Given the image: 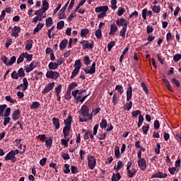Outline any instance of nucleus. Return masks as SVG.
Here are the masks:
<instances>
[{
    "label": "nucleus",
    "instance_id": "obj_1",
    "mask_svg": "<svg viewBox=\"0 0 181 181\" xmlns=\"http://www.w3.org/2000/svg\"><path fill=\"white\" fill-rule=\"evenodd\" d=\"M80 116L79 117V121L81 122H87V119L86 117H88L89 120L93 119V115L90 114V109L88 108V106L83 105L80 111H79Z\"/></svg>",
    "mask_w": 181,
    "mask_h": 181
},
{
    "label": "nucleus",
    "instance_id": "obj_2",
    "mask_svg": "<svg viewBox=\"0 0 181 181\" xmlns=\"http://www.w3.org/2000/svg\"><path fill=\"white\" fill-rule=\"evenodd\" d=\"M108 11V6H102L96 7L95 11L96 13H99L98 15V18H104V16H107V11Z\"/></svg>",
    "mask_w": 181,
    "mask_h": 181
},
{
    "label": "nucleus",
    "instance_id": "obj_3",
    "mask_svg": "<svg viewBox=\"0 0 181 181\" xmlns=\"http://www.w3.org/2000/svg\"><path fill=\"white\" fill-rule=\"evenodd\" d=\"M87 160L89 169H90V170H93L94 168H95L97 165V159H95V157L88 155L87 156Z\"/></svg>",
    "mask_w": 181,
    "mask_h": 181
},
{
    "label": "nucleus",
    "instance_id": "obj_4",
    "mask_svg": "<svg viewBox=\"0 0 181 181\" xmlns=\"http://www.w3.org/2000/svg\"><path fill=\"white\" fill-rule=\"evenodd\" d=\"M46 77L47 78H53L54 80H57V78L60 77V74L57 71L49 70L47 71Z\"/></svg>",
    "mask_w": 181,
    "mask_h": 181
},
{
    "label": "nucleus",
    "instance_id": "obj_5",
    "mask_svg": "<svg viewBox=\"0 0 181 181\" xmlns=\"http://www.w3.org/2000/svg\"><path fill=\"white\" fill-rule=\"evenodd\" d=\"M81 45H82V47L83 50H86V49H93L94 47V41H91V43H88V40H82L81 41Z\"/></svg>",
    "mask_w": 181,
    "mask_h": 181
},
{
    "label": "nucleus",
    "instance_id": "obj_6",
    "mask_svg": "<svg viewBox=\"0 0 181 181\" xmlns=\"http://www.w3.org/2000/svg\"><path fill=\"white\" fill-rule=\"evenodd\" d=\"M54 86H56V83L54 82H52L48 83L45 88L42 90V94H47V93H49V91H52L53 88H54Z\"/></svg>",
    "mask_w": 181,
    "mask_h": 181
},
{
    "label": "nucleus",
    "instance_id": "obj_7",
    "mask_svg": "<svg viewBox=\"0 0 181 181\" xmlns=\"http://www.w3.org/2000/svg\"><path fill=\"white\" fill-rule=\"evenodd\" d=\"M83 70L86 74H94L95 73V62L91 66H86Z\"/></svg>",
    "mask_w": 181,
    "mask_h": 181
},
{
    "label": "nucleus",
    "instance_id": "obj_8",
    "mask_svg": "<svg viewBox=\"0 0 181 181\" xmlns=\"http://www.w3.org/2000/svg\"><path fill=\"white\" fill-rule=\"evenodd\" d=\"M129 22L125 18H119L116 21V25L117 26H124V28H128Z\"/></svg>",
    "mask_w": 181,
    "mask_h": 181
},
{
    "label": "nucleus",
    "instance_id": "obj_9",
    "mask_svg": "<svg viewBox=\"0 0 181 181\" xmlns=\"http://www.w3.org/2000/svg\"><path fill=\"white\" fill-rule=\"evenodd\" d=\"M5 160H11V162L13 163L17 160V158L15 156V153H13V151H11L9 153H7L5 157Z\"/></svg>",
    "mask_w": 181,
    "mask_h": 181
},
{
    "label": "nucleus",
    "instance_id": "obj_10",
    "mask_svg": "<svg viewBox=\"0 0 181 181\" xmlns=\"http://www.w3.org/2000/svg\"><path fill=\"white\" fill-rule=\"evenodd\" d=\"M138 166L141 170H145L146 169V160L145 158H140L138 160Z\"/></svg>",
    "mask_w": 181,
    "mask_h": 181
},
{
    "label": "nucleus",
    "instance_id": "obj_11",
    "mask_svg": "<svg viewBox=\"0 0 181 181\" xmlns=\"http://www.w3.org/2000/svg\"><path fill=\"white\" fill-rule=\"evenodd\" d=\"M168 177L167 174H164L163 173L158 172L153 175L151 179H154V177L159 178V179H165V177Z\"/></svg>",
    "mask_w": 181,
    "mask_h": 181
},
{
    "label": "nucleus",
    "instance_id": "obj_12",
    "mask_svg": "<svg viewBox=\"0 0 181 181\" xmlns=\"http://www.w3.org/2000/svg\"><path fill=\"white\" fill-rule=\"evenodd\" d=\"M23 83L19 85L20 88H22L23 91H26V89L28 88V86H29V83L28 82V78H24L23 79Z\"/></svg>",
    "mask_w": 181,
    "mask_h": 181
},
{
    "label": "nucleus",
    "instance_id": "obj_13",
    "mask_svg": "<svg viewBox=\"0 0 181 181\" xmlns=\"http://www.w3.org/2000/svg\"><path fill=\"white\" fill-rule=\"evenodd\" d=\"M146 15L147 16H149V18L152 17V11H148V8H144L142 11V18L144 19V21L146 19Z\"/></svg>",
    "mask_w": 181,
    "mask_h": 181
},
{
    "label": "nucleus",
    "instance_id": "obj_14",
    "mask_svg": "<svg viewBox=\"0 0 181 181\" xmlns=\"http://www.w3.org/2000/svg\"><path fill=\"white\" fill-rule=\"evenodd\" d=\"M19 32H21V28L15 26L12 30L11 36L18 37V36H19Z\"/></svg>",
    "mask_w": 181,
    "mask_h": 181
},
{
    "label": "nucleus",
    "instance_id": "obj_15",
    "mask_svg": "<svg viewBox=\"0 0 181 181\" xmlns=\"http://www.w3.org/2000/svg\"><path fill=\"white\" fill-rule=\"evenodd\" d=\"M132 98V86L129 85V88L127 90V101H129Z\"/></svg>",
    "mask_w": 181,
    "mask_h": 181
},
{
    "label": "nucleus",
    "instance_id": "obj_16",
    "mask_svg": "<svg viewBox=\"0 0 181 181\" xmlns=\"http://www.w3.org/2000/svg\"><path fill=\"white\" fill-rule=\"evenodd\" d=\"M70 128H71V126H69V125H66L64 127L63 134L65 139H67V136L69 135V133L70 132Z\"/></svg>",
    "mask_w": 181,
    "mask_h": 181
},
{
    "label": "nucleus",
    "instance_id": "obj_17",
    "mask_svg": "<svg viewBox=\"0 0 181 181\" xmlns=\"http://www.w3.org/2000/svg\"><path fill=\"white\" fill-rule=\"evenodd\" d=\"M68 44H69V40L67 39L63 40L59 44L60 50H64V48L67 47Z\"/></svg>",
    "mask_w": 181,
    "mask_h": 181
},
{
    "label": "nucleus",
    "instance_id": "obj_18",
    "mask_svg": "<svg viewBox=\"0 0 181 181\" xmlns=\"http://www.w3.org/2000/svg\"><path fill=\"white\" fill-rule=\"evenodd\" d=\"M88 135H89V138H90V139H94V136H93V131L91 130H87V132L85 133L83 138L86 141H87V139H88Z\"/></svg>",
    "mask_w": 181,
    "mask_h": 181
},
{
    "label": "nucleus",
    "instance_id": "obj_19",
    "mask_svg": "<svg viewBox=\"0 0 181 181\" xmlns=\"http://www.w3.org/2000/svg\"><path fill=\"white\" fill-rule=\"evenodd\" d=\"M52 124L54 127H55V129H59L60 128V122L59 121V119L57 117L52 118Z\"/></svg>",
    "mask_w": 181,
    "mask_h": 181
},
{
    "label": "nucleus",
    "instance_id": "obj_20",
    "mask_svg": "<svg viewBox=\"0 0 181 181\" xmlns=\"http://www.w3.org/2000/svg\"><path fill=\"white\" fill-rule=\"evenodd\" d=\"M19 117H21V112L19 110H16L12 115L13 121H17V119H19Z\"/></svg>",
    "mask_w": 181,
    "mask_h": 181
},
{
    "label": "nucleus",
    "instance_id": "obj_21",
    "mask_svg": "<svg viewBox=\"0 0 181 181\" xmlns=\"http://www.w3.org/2000/svg\"><path fill=\"white\" fill-rule=\"evenodd\" d=\"M35 67L36 65H35V62H31L28 66L25 67V73H30V71Z\"/></svg>",
    "mask_w": 181,
    "mask_h": 181
},
{
    "label": "nucleus",
    "instance_id": "obj_22",
    "mask_svg": "<svg viewBox=\"0 0 181 181\" xmlns=\"http://www.w3.org/2000/svg\"><path fill=\"white\" fill-rule=\"evenodd\" d=\"M117 30H118V28L117 27L115 23H113L110 27V32L109 35L114 36V35H115V32H117Z\"/></svg>",
    "mask_w": 181,
    "mask_h": 181
},
{
    "label": "nucleus",
    "instance_id": "obj_23",
    "mask_svg": "<svg viewBox=\"0 0 181 181\" xmlns=\"http://www.w3.org/2000/svg\"><path fill=\"white\" fill-rule=\"evenodd\" d=\"M33 47V40H28L26 42V45H25V50H30L32 47Z\"/></svg>",
    "mask_w": 181,
    "mask_h": 181
},
{
    "label": "nucleus",
    "instance_id": "obj_24",
    "mask_svg": "<svg viewBox=\"0 0 181 181\" xmlns=\"http://www.w3.org/2000/svg\"><path fill=\"white\" fill-rule=\"evenodd\" d=\"M127 176H129L130 179H132L135 173H136V169L135 168H132L131 170H127Z\"/></svg>",
    "mask_w": 181,
    "mask_h": 181
},
{
    "label": "nucleus",
    "instance_id": "obj_25",
    "mask_svg": "<svg viewBox=\"0 0 181 181\" xmlns=\"http://www.w3.org/2000/svg\"><path fill=\"white\" fill-rule=\"evenodd\" d=\"M48 67L49 70H57L59 65H57V63L52 62L49 64Z\"/></svg>",
    "mask_w": 181,
    "mask_h": 181
},
{
    "label": "nucleus",
    "instance_id": "obj_26",
    "mask_svg": "<svg viewBox=\"0 0 181 181\" xmlns=\"http://www.w3.org/2000/svg\"><path fill=\"white\" fill-rule=\"evenodd\" d=\"M45 26V24L40 23L37 25L36 28L34 29L33 34L36 35L42 28Z\"/></svg>",
    "mask_w": 181,
    "mask_h": 181
},
{
    "label": "nucleus",
    "instance_id": "obj_27",
    "mask_svg": "<svg viewBox=\"0 0 181 181\" xmlns=\"http://www.w3.org/2000/svg\"><path fill=\"white\" fill-rule=\"evenodd\" d=\"M120 180H121V175L119 174V173H117L116 175L115 173L112 174V181H118Z\"/></svg>",
    "mask_w": 181,
    "mask_h": 181
},
{
    "label": "nucleus",
    "instance_id": "obj_28",
    "mask_svg": "<svg viewBox=\"0 0 181 181\" xmlns=\"http://www.w3.org/2000/svg\"><path fill=\"white\" fill-rule=\"evenodd\" d=\"M71 121H73V118L71 117V115H69L67 119L64 120L65 125L71 127Z\"/></svg>",
    "mask_w": 181,
    "mask_h": 181
},
{
    "label": "nucleus",
    "instance_id": "obj_29",
    "mask_svg": "<svg viewBox=\"0 0 181 181\" xmlns=\"http://www.w3.org/2000/svg\"><path fill=\"white\" fill-rule=\"evenodd\" d=\"M90 33V30L87 28H83L81 30V37H86L87 35Z\"/></svg>",
    "mask_w": 181,
    "mask_h": 181
},
{
    "label": "nucleus",
    "instance_id": "obj_30",
    "mask_svg": "<svg viewBox=\"0 0 181 181\" xmlns=\"http://www.w3.org/2000/svg\"><path fill=\"white\" fill-rule=\"evenodd\" d=\"M80 71V67L75 68L74 71H72V75L71 76V78L73 79L77 74H78V72Z\"/></svg>",
    "mask_w": 181,
    "mask_h": 181
},
{
    "label": "nucleus",
    "instance_id": "obj_31",
    "mask_svg": "<svg viewBox=\"0 0 181 181\" xmlns=\"http://www.w3.org/2000/svg\"><path fill=\"white\" fill-rule=\"evenodd\" d=\"M40 107V103L39 102H33L30 106V110H35Z\"/></svg>",
    "mask_w": 181,
    "mask_h": 181
},
{
    "label": "nucleus",
    "instance_id": "obj_32",
    "mask_svg": "<svg viewBox=\"0 0 181 181\" xmlns=\"http://www.w3.org/2000/svg\"><path fill=\"white\" fill-rule=\"evenodd\" d=\"M115 90L120 94V95L124 93V88L121 85L116 86Z\"/></svg>",
    "mask_w": 181,
    "mask_h": 181
},
{
    "label": "nucleus",
    "instance_id": "obj_33",
    "mask_svg": "<svg viewBox=\"0 0 181 181\" xmlns=\"http://www.w3.org/2000/svg\"><path fill=\"white\" fill-rule=\"evenodd\" d=\"M45 22L47 28H50V26L53 25V19H52V17L47 18Z\"/></svg>",
    "mask_w": 181,
    "mask_h": 181
},
{
    "label": "nucleus",
    "instance_id": "obj_34",
    "mask_svg": "<svg viewBox=\"0 0 181 181\" xmlns=\"http://www.w3.org/2000/svg\"><path fill=\"white\" fill-rule=\"evenodd\" d=\"M45 12H46V10L41 8L38 11H36L35 15H36L37 16H43V15H45Z\"/></svg>",
    "mask_w": 181,
    "mask_h": 181
},
{
    "label": "nucleus",
    "instance_id": "obj_35",
    "mask_svg": "<svg viewBox=\"0 0 181 181\" xmlns=\"http://www.w3.org/2000/svg\"><path fill=\"white\" fill-rule=\"evenodd\" d=\"M152 11H153V12H154V13H160V6L154 5L152 7Z\"/></svg>",
    "mask_w": 181,
    "mask_h": 181
},
{
    "label": "nucleus",
    "instance_id": "obj_36",
    "mask_svg": "<svg viewBox=\"0 0 181 181\" xmlns=\"http://www.w3.org/2000/svg\"><path fill=\"white\" fill-rule=\"evenodd\" d=\"M105 136H107V132H101L98 134V138L100 141H104L105 139Z\"/></svg>",
    "mask_w": 181,
    "mask_h": 181
},
{
    "label": "nucleus",
    "instance_id": "obj_37",
    "mask_svg": "<svg viewBox=\"0 0 181 181\" xmlns=\"http://www.w3.org/2000/svg\"><path fill=\"white\" fill-rule=\"evenodd\" d=\"M25 59V52H23L17 59V64H21Z\"/></svg>",
    "mask_w": 181,
    "mask_h": 181
},
{
    "label": "nucleus",
    "instance_id": "obj_38",
    "mask_svg": "<svg viewBox=\"0 0 181 181\" xmlns=\"http://www.w3.org/2000/svg\"><path fill=\"white\" fill-rule=\"evenodd\" d=\"M63 28H64V21H61L58 22L57 24V29H58V30H61Z\"/></svg>",
    "mask_w": 181,
    "mask_h": 181
},
{
    "label": "nucleus",
    "instance_id": "obj_39",
    "mask_svg": "<svg viewBox=\"0 0 181 181\" xmlns=\"http://www.w3.org/2000/svg\"><path fill=\"white\" fill-rule=\"evenodd\" d=\"M44 9V11H47V9H49V3L47 2V1L44 0L42 1V8Z\"/></svg>",
    "mask_w": 181,
    "mask_h": 181
},
{
    "label": "nucleus",
    "instance_id": "obj_40",
    "mask_svg": "<svg viewBox=\"0 0 181 181\" xmlns=\"http://www.w3.org/2000/svg\"><path fill=\"white\" fill-rule=\"evenodd\" d=\"M142 131H143L144 135H146V134H148V131H149V124H147L143 126Z\"/></svg>",
    "mask_w": 181,
    "mask_h": 181
},
{
    "label": "nucleus",
    "instance_id": "obj_41",
    "mask_svg": "<svg viewBox=\"0 0 181 181\" xmlns=\"http://www.w3.org/2000/svg\"><path fill=\"white\" fill-rule=\"evenodd\" d=\"M83 62H84V64H86V66H88V64L91 63V60H90V57L89 56L84 57Z\"/></svg>",
    "mask_w": 181,
    "mask_h": 181
},
{
    "label": "nucleus",
    "instance_id": "obj_42",
    "mask_svg": "<svg viewBox=\"0 0 181 181\" xmlns=\"http://www.w3.org/2000/svg\"><path fill=\"white\" fill-rule=\"evenodd\" d=\"M132 115L133 117L136 118L138 115H141V110H134L133 112H132Z\"/></svg>",
    "mask_w": 181,
    "mask_h": 181
},
{
    "label": "nucleus",
    "instance_id": "obj_43",
    "mask_svg": "<svg viewBox=\"0 0 181 181\" xmlns=\"http://www.w3.org/2000/svg\"><path fill=\"white\" fill-rule=\"evenodd\" d=\"M124 13H125V8H124L122 7H119L117 11L118 16H122V15H124Z\"/></svg>",
    "mask_w": 181,
    "mask_h": 181
},
{
    "label": "nucleus",
    "instance_id": "obj_44",
    "mask_svg": "<svg viewBox=\"0 0 181 181\" xmlns=\"http://www.w3.org/2000/svg\"><path fill=\"white\" fill-rule=\"evenodd\" d=\"M64 98L65 100H70V98H71V90H66L64 95Z\"/></svg>",
    "mask_w": 181,
    "mask_h": 181
},
{
    "label": "nucleus",
    "instance_id": "obj_45",
    "mask_svg": "<svg viewBox=\"0 0 181 181\" xmlns=\"http://www.w3.org/2000/svg\"><path fill=\"white\" fill-rule=\"evenodd\" d=\"M95 35L97 37V39H101L103 37V34L101 33V30L98 29L95 31Z\"/></svg>",
    "mask_w": 181,
    "mask_h": 181
},
{
    "label": "nucleus",
    "instance_id": "obj_46",
    "mask_svg": "<svg viewBox=\"0 0 181 181\" xmlns=\"http://www.w3.org/2000/svg\"><path fill=\"white\" fill-rule=\"evenodd\" d=\"M62 84H59L58 86H57L55 88V93L56 95L60 94V93H62Z\"/></svg>",
    "mask_w": 181,
    "mask_h": 181
},
{
    "label": "nucleus",
    "instance_id": "obj_47",
    "mask_svg": "<svg viewBox=\"0 0 181 181\" xmlns=\"http://www.w3.org/2000/svg\"><path fill=\"white\" fill-rule=\"evenodd\" d=\"M141 86L144 93H146V94H148L149 93V90H148V87L146 86V84L144 83V82H142L141 83Z\"/></svg>",
    "mask_w": 181,
    "mask_h": 181
},
{
    "label": "nucleus",
    "instance_id": "obj_48",
    "mask_svg": "<svg viewBox=\"0 0 181 181\" xmlns=\"http://www.w3.org/2000/svg\"><path fill=\"white\" fill-rule=\"evenodd\" d=\"M115 46V41H111L108 45H107V50L108 52H111V49Z\"/></svg>",
    "mask_w": 181,
    "mask_h": 181
},
{
    "label": "nucleus",
    "instance_id": "obj_49",
    "mask_svg": "<svg viewBox=\"0 0 181 181\" xmlns=\"http://www.w3.org/2000/svg\"><path fill=\"white\" fill-rule=\"evenodd\" d=\"M5 98L6 101L11 103V104H15V103H16V100L12 99V98H11V95H6Z\"/></svg>",
    "mask_w": 181,
    "mask_h": 181
},
{
    "label": "nucleus",
    "instance_id": "obj_50",
    "mask_svg": "<svg viewBox=\"0 0 181 181\" xmlns=\"http://www.w3.org/2000/svg\"><path fill=\"white\" fill-rule=\"evenodd\" d=\"M127 27H123V28L121 30L119 33V36H122V37H125V33L127 32Z\"/></svg>",
    "mask_w": 181,
    "mask_h": 181
},
{
    "label": "nucleus",
    "instance_id": "obj_51",
    "mask_svg": "<svg viewBox=\"0 0 181 181\" xmlns=\"http://www.w3.org/2000/svg\"><path fill=\"white\" fill-rule=\"evenodd\" d=\"M122 166H124L122 161H118L117 167V168L115 167L114 169L116 170V172H118V170H119V169H121V168H122Z\"/></svg>",
    "mask_w": 181,
    "mask_h": 181
},
{
    "label": "nucleus",
    "instance_id": "obj_52",
    "mask_svg": "<svg viewBox=\"0 0 181 181\" xmlns=\"http://www.w3.org/2000/svg\"><path fill=\"white\" fill-rule=\"evenodd\" d=\"M11 78H13V80H18V78H19V75L16 72V71H13V73L11 74Z\"/></svg>",
    "mask_w": 181,
    "mask_h": 181
},
{
    "label": "nucleus",
    "instance_id": "obj_53",
    "mask_svg": "<svg viewBox=\"0 0 181 181\" xmlns=\"http://www.w3.org/2000/svg\"><path fill=\"white\" fill-rule=\"evenodd\" d=\"M101 111V108L98 107L95 110H93L92 112L90 113V115H92V119H93V115H97L98 112Z\"/></svg>",
    "mask_w": 181,
    "mask_h": 181
},
{
    "label": "nucleus",
    "instance_id": "obj_54",
    "mask_svg": "<svg viewBox=\"0 0 181 181\" xmlns=\"http://www.w3.org/2000/svg\"><path fill=\"white\" fill-rule=\"evenodd\" d=\"M100 128H107V119H103L100 123Z\"/></svg>",
    "mask_w": 181,
    "mask_h": 181
},
{
    "label": "nucleus",
    "instance_id": "obj_55",
    "mask_svg": "<svg viewBox=\"0 0 181 181\" xmlns=\"http://www.w3.org/2000/svg\"><path fill=\"white\" fill-rule=\"evenodd\" d=\"M115 155L117 159H119V147H118V146L115 147Z\"/></svg>",
    "mask_w": 181,
    "mask_h": 181
},
{
    "label": "nucleus",
    "instance_id": "obj_56",
    "mask_svg": "<svg viewBox=\"0 0 181 181\" xmlns=\"http://www.w3.org/2000/svg\"><path fill=\"white\" fill-rule=\"evenodd\" d=\"M18 77H25V71L21 68L18 71Z\"/></svg>",
    "mask_w": 181,
    "mask_h": 181
},
{
    "label": "nucleus",
    "instance_id": "obj_57",
    "mask_svg": "<svg viewBox=\"0 0 181 181\" xmlns=\"http://www.w3.org/2000/svg\"><path fill=\"white\" fill-rule=\"evenodd\" d=\"M25 58L27 59V62H32V57H33V55L28 54V52L25 53Z\"/></svg>",
    "mask_w": 181,
    "mask_h": 181
},
{
    "label": "nucleus",
    "instance_id": "obj_58",
    "mask_svg": "<svg viewBox=\"0 0 181 181\" xmlns=\"http://www.w3.org/2000/svg\"><path fill=\"white\" fill-rule=\"evenodd\" d=\"M64 168H65V169L64 170V173H66V174L70 173V165L65 164Z\"/></svg>",
    "mask_w": 181,
    "mask_h": 181
},
{
    "label": "nucleus",
    "instance_id": "obj_59",
    "mask_svg": "<svg viewBox=\"0 0 181 181\" xmlns=\"http://www.w3.org/2000/svg\"><path fill=\"white\" fill-rule=\"evenodd\" d=\"M76 18V11L74 13H71V14L68 17L67 21L68 22H71L73 21V18Z\"/></svg>",
    "mask_w": 181,
    "mask_h": 181
},
{
    "label": "nucleus",
    "instance_id": "obj_60",
    "mask_svg": "<svg viewBox=\"0 0 181 181\" xmlns=\"http://www.w3.org/2000/svg\"><path fill=\"white\" fill-rule=\"evenodd\" d=\"M74 67H75V69H77V67H79V70L80 69H81V62H80V60H76L75 62V64H74Z\"/></svg>",
    "mask_w": 181,
    "mask_h": 181
},
{
    "label": "nucleus",
    "instance_id": "obj_61",
    "mask_svg": "<svg viewBox=\"0 0 181 181\" xmlns=\"http://www.w3.org/2000/svg\"><path fill=\"white\" fill-rule=\"evenodd\" d=\"M173 36H172L171 33H168L166 35V40L167 42H170V40H173Z\"/></svg>",
    "mask_w": 181,
    "mask_h": 181
},
{
    "label": "nucleus",
    "instance_id": "obj_62",
    "mask_svg": "<svg viewBox=\"0 0 181 181\" xmlns=\"http://www.w3.org/2000/svg\"><path fill=\"white\" fill-rule=\"evenodd\" d=\"M75 87H77L76 83H71L68 88V90L71 91Z\"/></svg>",
    "mask_w": 181,
    "mask_h": 181
},
{
    "label": "nucleus",
    "instance_id": "obj_63",
    "mask_svg": "<svg viewBox=\"0 0 181 181\" xmlns=\"http://www.w3.org/2000/svg\"><path fill=\"white\" fill-rule=\"evenodd\" d=\"M181 59V54H176L174 57H173V60L175 62H179V60H180Z\"/></svg>",
    "mask_w": 181,
    "mask_h": 181
},
{
    "label": "nucleus",
    "instance_id": "obj_64",
    "mask_svg": "<svg viewBox=\"0 0 181 181\" xmlns=\"http://www.w3.org/2000/svg\"><path fill=\"white\" fill-rule=\"evenodd\" d=\"M111 8L114 10L117 9V0L111 1Z\"/></svg>",
    "mask_w": 181,
    "mask_h": 181
}]
</instances>
